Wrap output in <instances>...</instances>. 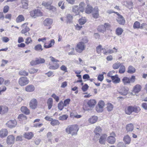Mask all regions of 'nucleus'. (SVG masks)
<instances>
[{
    "mask_svg": "<svg viewBox=\"0 0 147 147\" xmlns=\"http://www.w3.org/2000/svg\"><path fill=\"white\" fill-rule=\"evenodd\" d=\"M34 49L37 51H41L43 50L42 46L40 44L36 45L34 47Z\"/></svg>",
    "mask_w": 147,
    "mask_h": 147,
    "instance_id": "obj_48",
    "label": "nucleus"
},
{
    "mask_svg": "<svg viewBox=\"0 0 147 147\" xmlns=\"http://www.w3.org/2000/svg\"><path fill=\"white\" fill-rule=\"evenodd\" d=\"M115 13L118 16L117 20L118 23L120 24L124 25L125 23V20L123 17L119 14L117 12H115Z\"/></svg>",
    "mask_w": 147,
    "mask_h": 147,
    "instance_id": "obj_8",
    "label": "nucleus"
},
{
    "mask_svg": "<svg viewBox=\"0 0 147 147\" xmlns=\"http://www.w3.org/2000/svg\"><path fill=\"white\" fill-rule=\"evenodd\" d=\"M21 3L23 7L25 9H27L28 5V1L27 0H21Z\"/></svg>",
    "mask_w": 147,
    "mask_h": 147,
    "instance_id": "obj_37",
    "label": "nucleus"
},
{
    "mask_svg": "<svg viewBox=\"0 0 147 147\" xmlns=\"http://www.w3.org/2000/svg\"><path fill=\"white\" fill-rule=\"evenodd\" d=\"M28 23H25L22 25L21 27L22 28L21 31L22 34H24L25 36H29L30 35V33L28 32L30 30L29 28L27 26Z\"/></svg>",
    "mask_w": 147,
    "mask_h": 147,
    "instance_id": "obj_6",
    "label": "nucleus"
},
{
    "mask_svg": "<svg viewBox=\"0 0 147 147\" xmlns=\"http://www.w3.org/2000/svg\"><path fill=\"white\" fill-rule=\"evenodd\" d=\"M99 9L97 7H95L92 12V17L95 19L98 18L99 16Z\"/></svg>",
    "mask_w": 147,
    "mask_h": 147,
    "instance_id": "obj_12",
    "label": "nucleus"
},
{
    "mask_svg": "<svg viewBox=\"0 0 147 147\" xmlns=\"http://www.w3.org/2000/svg\"><path fill=\"white\" fill-rule=\"evenodd\" d=\"M30 13L31 17H33L34 18H36L35 10L31 11L30 12Z\"/></svg>",
    "mask_w": 147,
    "mask_h": 147,
    "instance_id": "obj_61",
    "label": "nucleus"
},
{
    "mask_svg": "<svg viewBox=\"0 0 147 147\" xmlns=\"http://www.w3.org/2000/svg\"><path fill=\"white\" fill-rule=\"evenodd\" d=\"M123 31L122 28H118L116 29V34L118 36L122 34Z\"/></svg>",
    "mask_w": 147,
    "mask_h": 147,
    "instance_id": "obj_47",
    "label": "nucleus"
},
{
    "mask_svg": "<svg viewBox=\"0 0 147 147\" xmlns=\"http://www.w3.org/2000/svg\"><path fill=\"white\" fill-rule=\"evenodd\" d=\"M67 48V51H69L71 50V51L68 53L69 55H74L75 54L74 49V47H71L69 45H67L66 46Z\"/></svg>",
    "mask_w": 147,
    "mask_h": 147,
    "instance_id": "obj_19",
    "label": "nucleus"
},
{
    "mask_svg": "<svg viewBox=\"0 0 147 147\" xmlns=\"http://www.w3.org/2000/svg\"><path fill=\"white\" fill-rule=\"evenodd\" d=\"M117 147H126L125 144L122 142H119L117 144Z\"/></svg>",
    "mask_w": 147,
    "mask_h": 147,
    "instance_id": "obj_64",
    "label": "nucleus"
},
{
    "mask_svg": "<svg viewBox=\"0 0 147 147\" xmlns=\"http://www.w3.org/2000/svg\"><path fill=\"white\" fill-rule=\"evenodd\" d=\"M36 17L37 16H42V13L40 10L39 9H35Z\"/></svg>",
    "mask_w": 147,
    "mask_h": 147,
    "instance_id": "obj_54",
    "label": "nucleus"
},
{
    "mask_svg": "<svg viewBox=\"0 0 147 147\" xmlns=\"http://www.w3.org/2000/svg\"><path fill=\"white\" fill-rule=\"evenodd\" d=\"M19 74L21 76H27L28 73L25 70H22L19 72Z\"/></svg>",
    "mask_w": 147,
    "mask_h": 147,
    "instance_id": "obj_46",
    "label": "nucleus"
},
{
    "mask_svg": "<svg viewBox=\"0 0 147 147\" xmlns=\"http://www.w3.org/2000/svg\"><path fill=\"white\" fill-rule=\"evenodd\" d=\"M64 105L62 102H59L58 104V107L59 109L60 110H62L63 109Z\"/></svg>",
    "mask_w": 147,
    "mask_h": 147,
    "instance_id": "obj_56",
    "label": "nucleus"
},
{
    "mask_svg": "<svg viewBox=\"0 0 147 147\" xmlns=\"http://www.w3.org/2000/svg\"><path fill=\"white\" fill-rule=\"evenodd\" d=\"M106 107V109L108 111H112L113 108L114 106L111 103H108L107 104Z\"/></svg>",
    "mask_w": 147,
    "mask_h": 147,
    "instance_id": "obj_39",
    "label": "nucleus"
},
{
    "mask_svg": "<svg viewBox=\"0 0 147 147\" xmlns=\"http://www.w3.org/2000/svg\"><path fill=\"white\" fill-rule=\"evenodd\" d=\"M141 88V86L139 84H137L134 87L133 92L135 93H138L140 91Z\"/></svg>",
    "mask_w": 147,
    "mask_h": 147,
    "instance_id": "obj_17",
    "label": "nucleus"
},
{
    "mask_svg": "<svg viewBox=\"0 0 147 147\" xmlns=\"http://www.w3.org/2000/svg\"><path fill=\"white\" fill-rule=\"evenodd\" d=\"M53 23V20L52 19L47 18L43 22L44 25L45 26H49L48 29H50L51 27L50 26Z\"/></svg>",
    "mask_w": 147,
    "mask_h": 147,
    "instance_id": "obj_10",
    "label": "nucleus"
},
{
    "mask_svg": "<svg viewBox=\"0 0 147 147\" xmlns=\"http://www.w3.org/2000/svg\"><path fill=\"white\" fill-rule=\"evenodd\" d=\"M85 48V46L82 42H78L77 45L75 48L76 51L79 53H81L84 50Z\"/></svg>",
    "mask_w": 147,
    "mask_h": 147,
    "instance_id": "obj_5",
    "label": "nucleus"
},
{
    "mask_svg": "<svg viewBox=\"0 0 147 147\" xmlns=\"http://www.w3.org/2000/svg\"><path fill=\"white\" fill-rule=\"evenodd\" d=\"M107 137V136L106 134H102L100 136V138L99 139V143L102 144H105Z\"/></svg>",
    "mask_w": 147,
    "mask_h": 147,
    "instance_id": "obj_14",
    "label": "nucleus"
},
{
    "mask_svg": "<svg viewBox=\"0 0 147 147\" xmlns=\"http://www.w3.org/2000/svg\"><path fill=\"white\" fill-rule=\"evenodd\" d=\"M135 68L132 66H130L129 67L127 70V72L129 73L132 74L135 72Z\"/></svg>",
    "mask_w": 147,
    "mask_h": 147,
    "instance_id": "obj_41",
    "label": "nucleus"
},
{
    "mask_svg": "<svg viewBox=\"0 0 147 147\" xmlns=\"http://www.w3.org/2000/svg\"><path fill=\"white\" fill-rule=\"evenodd\" d=\"M35 89V87L33 85L30 84L26 86L25 88V90L28 92L33 91Z\"/></svg>",
    "mask_w": 147,
    "mask_h": 147,
    "instance_id": "obj_18",
    "label": "nucleus"
},
{
    "mask_svg": "<svg viewBox=\"0 0 147 147\" xmlns=\"http://www.w3.org/2000/svg\"><path fill=\"white\" fill-rule=\"evenodd\" d=\"M52 3V2H49L43 1L42 3V5L49 11L53 12H55L56 11V9L55 7L51 5Z\"/></svg>",
    "mask_w": 147,
    "mask_h": 147,
    "instance_id": "obj_2",
    "label": "nucleus"
},
{
    "mask_svg": "<svg viewBox=\"0 0 147 147\" xmlns=\"http://www.w3.org/2000/svg\"><path fill=\"white\" fill-rule=\"evenodd\" d=\"M59 123H60L58 120L53 119L51 121L50 123L53 126L58 125Z\"/></svg>",
    "mask_w": 147,
    "mask_h": 147,
    "instance_id": "obj_42",
    "label": "nucleus"
},
{
    "mask_svg": "<svg viewBox=\"0 0 147 147\" xmlns=\"http://www.w3.org/2000/svg\"><path fill=\"white\" fill-rule=\"evenodd\" d=\"M21 111L26 115H28L30 113L29 110L25 106H22L21 108Z\"/></svg>",
    "mask_w": 147,
    "mask_h": 147,
    "instance_id": "obj_30",
    "label": "nucleus"
},
{
    "mask_svg": "<svg viewBox=\"0 0 147 147\" xmlns=\"http://www.w3.org/2000/svg\"><path fill=\"white\" fill-rule=\"evenodd\" d=\"M93 9L91 6L90 5H87L85 10V12L87 13L90 14L92 12Z\"/></svg>",
    "mask_w": 147,
    "mask_h": 147,
    "instance_id": "obj_27",
    "label": "nucleus"
},
{
    "mask_svg": "<svg viewBox=\"0 0 147 147\" xmlns=\"http://www.w3.org/2000/svg\"><path fill=\"white\" fill-rule=\"evenodd\" d=\"M47 137L49 139L48 141L50 142L51 140V138L52 136V133L50 132H49L47 133Z\"/></svg>",
    "mask_w": 147,
    "mask_h": 147,
    "instance_id": "obj_60",
    "label": "nucleus"
},
{
    "mask_svg": "<svg viewBox=\"0 0 147 147\" xmlns=\"http://www.w3.org/2000/svg\"><path fill=\"white\" fill-rule=\"evenodd\" d=\"M96 103V101L95 100L92 99L89 100L87 102V104L90 107H93Z\"/></svg>",
    "mask_w": 147,
    "mask_h": 147,
    "instance_id": "obj_22",
    "label": "nucleus"
},
{
    "mask_svg": "<svg viewBox=\"0 0 147 147\" xmlns=\"http://www.w3.org/2000/svg\"><path fill=\"white\" fill-rule=\"evenodd\" d=\"M24 137L28 139H30L33 136V134L32 133L28 132L25 133L24 135Z\"/></svg>",
    "mask_w": 147,
    "mask_h": 147,
    "instance_id": "obj_35",
    "label": "nucleus"
},
{
    "mask_svg": "<svg viewBox=\"0 0 147 147\" xmlns=\"http://www.w3.org/2000/svg\"><path fill=\"white\" fill-rule=\"evenodd\" d=\"M102 131V129L100 126L96 127L94 131V132L95 135L94 136L93 139L94 141H97L98 140V138L101 134Z\"/></svg>",
    "mask_w": 147,
    "mask_h": 147,
    "instance_id": "obj_3",
    "label": "nucleus"
},
{
    "mask_svg": "<svg viewBox=\"0 0 147 147\" xmlns=\"http://www.w3.org/2000/svg\"><path fill=\"white\" fill-rule=\"evenodd\" d=\"M125 113L128 115H130L133 112V106H129L125 110Z\"/></svg>",
    "mask_w": 147,
    "mask_h": 147,
    "instance_id": "obj_23",
    "label": "nucleus"
},
{
    "mask_svg": "<svg viewBox=\"0 0 147 147\" xmlns=\"http://www.w3.org/2000/svg\"><path fill=\"white\" fill-rule=\"evenodd\" d=\"M47 103L48 106V109H51L53 106V99L51 98H49L47 100Z\"/></svg>",
    "mask_w": 147,
    "mask_h": 147,
    "instance_id": "obj_33",
    "label": "nucleus"
},
{
    "mask_svg": "<svg viewBox=\"0 0 147 147\" xmlns=\"http://www.w3.org/2000/svg\"><path fill=\"white\" fill-rule=\"evenodd\" d=\"M17 125V122L15 119L10 120L5 124L6 126L10 128L15 127Z\"/></svg>",
    "mask_w": 147,
    "mask_h": 147,
    "instance_id": "obj_7",
    "label": "nucleus"
},
{
    "mask_svg": "<svg viewBox=\"0 0 147 147\" xmlns=\"http://www.w3.org/2000/svg\"><path fill=\"white\" fill-rule=\"evenodd\" d=\"M121 65V64L120 62L117 61V62L113 64L112 67L114 69H117L119 68Z\"/></svg>",
    "mask_w": 147,
    "mask_h": 147,
    "instance_id": "obj_40",
    "label": "nucleus"
},
{
    "mask_svg": "<svg viewBox=\"0 0 147 147\" xmlns=\"http://www.w3.org/2000/svg\"><path fill=\"white\" fill-rule=\"evenodd\" d=\"M73 19V16L70 14H68L67 16V22L69 23L71 22L72 21Z\"/></svg>",
    "mask_w": 147,
    "mask_h": 147,
    "instance_id": "obj_51",
    "label": "nucleus"
},
{
    "mask_svg": "<svg viewBox=\"0 0 147 147\" xmlns=\"http://www.w3.org/2000/svg\"><path fill=\"white\" fill-rule=\"evenodd\" d=\"M134 127L133 124L130 123L126 125V128L127 131H131L134 129Z\"/></svg>",
    "mask_w": 147,
    "mask_h": 147,
    "instance_id": "obj_29",
    "label": "nucleus"
},
{
    "mask_svg": "<svg viewBox=\"0 0 147 147\" xmlns=\"http://www.w3.org/2000/svg\"><path fill=\"white\" fill-rule=\"evenodd\" d=\"M86 22V19L85 17H82L79 20V22L81 25L84 24Z\"/></svg>",
    "mask_w": 147,
    "mask_h": 147,
    "instance_id": "obj_44",
    "label": "nucleus"
},
{
    "mask_svg": "<svg viewBox=\"0 0 147 147\" xmlns=\"http://www.w3.org/2000/svg\"><path fill=\"white\" fill-rule=\"evenodd\" d=\"M122 81L125 85L130 83V79L126 77H123L122 80Z\"/></svg>",
    "mask_w": 147,
    "mask_h": 147,
    "instance_id": "obj_34",
    "label": "nucleus"
},
{
    "mask_svg": "<svg viewBox=\"0 0 147 147\" xmlns=\"http://www.w3.org/2000/svg\"><path fill=\"white\" fill-rule=\"evenodd\" d=\"M115 138L113 136H110L107 138L108 142L111 144H114L115 142Z\"/></svg>",
    "mask_w": 147,
    "mask_h": 147,
    "instance_id": "obj_26",
    "label": "nucleus"
},
{
    "mask_svg": "<svg viewBox=\"0 0 147 147\" xmlns=\"http://www.w3.org/2000/svg\"><path fill=\"white\" fill-rule=\"evenodd\" d=\"M59 65L58 63L55 64V65H51L49 67V68L51 69L55 70L57 69L59 67Z\"/></svg>",
    "mask_w": 147,
    "mask_h": 147,
    "instance_id": "obj_50",
    "label": "nucleus"
},
{
    "mask_svg": "<svg viewBox=\"0 0 147 147\" xmlns=\"http://www.w3.org/2000/svg\"><path fill=\"white\" fill-rule=\"evenodd\" d=\"M123 4L126 5L127 7L129 9L132 8L133 5V3L131 1H125L123 2Z\"/></svg>",
    "mask_w": 147,
    "mask_h": 147,
    "instance_id": "obj_31",
    "label": "nucleus"
},
{
    "mask_svg": "<svg viewBox=\"0 0 147 147\" xmlns=\"http://www.w3.org/2000/svg\"><path fill=\"white\" fill-rule=\"evenodd\" d=\"M128 90L124 87H121L119 93L125 96L128 93Z\"/></svg>",
    "mask_w": 147,
    "mask_h": 147,
    "instance_id": "obj_21",
    "label": "nucleus"
},
{
    "mask_svg": "<svg viewBox=\"0 0 147 147\" xmlns=\"http://www.w3.org/2000/svg\"><path fill=\"white\" fill-rule=\"evenodd\" d=\"M123 141L125 144H129L131 142V138L128 135H127L124 136Z\"/></svg>",
    "mask_w": 147,
    "mask_h": 147,
    "instance_id": "obj_24",
    "label": "nucleus"
},
{
    "mask_svg": "<svg viewBox=\"0 0 147 147\" xmlns=\"http://www.w3.org/2000/svg\"><path fill=\"white\" fill-rule=\"evenodd\" d=\"M51 96L57 102L59 101V97L57 96L54 93L51 95Z\"/></svg>",
    "mask_w": 147,
    "mask_h": 147,
    "instance_id": "obj_62",
    "label": "nucleus"
},
{
    "mask_svg": "<svg viewBox=\"0 0 147 147\" xmlns=\"http://www.w3.org/2000/svg\"><path fill=\"white\" fill-rule=\"evenodd\" d=\"M111 79L113 82L115 84L118 83L120 82V78H119L118 75L117 74L113 76Z\"/></svg>",
    "mask_w": 147,
    "mask_h": 147,
    "instance_id": "obj_20",
    "label": "nucleus"
},
{
    "mask_svg": "<svg viewBox=\"0 0 147 147\" xmlns=\"http://www.w3.org/2000/svg\"><path fill=\"white\" fill-rule=\"evenodd\" d=\"M86 5V4L84 2H81L80 3L78 8L80 9L81 12H83L84 11Z\"/></svg>",
    "mask_w": 147,
    "mask_h": 147,
    "instance_id": "obj_25",
    "label": "nucleus"
},
{
    "mask_svg": "<svg viewBox=\"0 0 147 147\" xmlns=\"http://www.w3.org/2000/svg\"><path fill=\"white\" fill-rule=\"evenodd\" d=\"M79 129L78 126L77 125H74L68 126L65 129L68 134H71L72 136L76 135Z\"/></svg>",
    "mask_w": 147,
    "mask_h": 147,
    "instance_id": "obj_1",
    "label": "nucleus"
},
{
    "mask_svg": "<svg viewBox=\"0 0 147 147\" xmlns=\"http://www.w3.org/2000/svg\"><path fill=\"white\" fill-rule=\"evenodd\" d=\"M98 119V117L96 116H93L90 117L88 120L89 122L91 124L95 123Z\"/></svg>",
    "mask_w": 147,
    "mask_h": 147,
    "instance_id": "obj_28",
    "label": "nucleus"
},
{
    "mask_svg": "<svg viewBox=\"0 0 147 147\" xmlns=\"http://www.w3.org/2000/svg\"><path fill=\"white\" fill-rule=\"evenodd\" d=\"M8 132L7 129H2L0 130V137L4 138L6 137L8 135Z\"/></svg>",
    "mask_w": 147,
    "mask_h": 147,
    "instance_id": "obj_15",
    "label": "nucleus"
},
{
    "mask_svg": "<svg viewBox=\"0 0 147 147\" xmlns=\"http://www.w3.org/2000/svg\"><path fill=\"white\" fill-rule=\"evenodd\" d=\"M140 109L139 107L133 106V112L138 113L140 111Z\"/></svg>",
    "mask_w": 147,
    "mask_h": 147,
    "instance_id": "obj_57",
    "label": "nucleus"
},
{
    "mask_svg": "<svg viewBox=\"0 0 147 147\" xmlns=\"http://www.w3.org/2000/svg\"><path fill=\"white\" fill-rule=\"evenodd\" d=\"M104 78L103 74H99L98 76L97 80L100 82H102Z\"/></svg>",
    "mask_w": 147,
    "mask_h": 147,
    "instance_id": "obj_59",
    "label": "nucleus"
},
{
    "mask_svg": "<svg viewBox=\"0 0 147 147\" xmlns=\"http://www.w3.org/2000/svg\"><path fill=\"white\" fill-rule=\"evenodd\" d=\"M119 72L120 74H123L124 73L125 70V66L123 65H121L120 66Z\"/></svg>",
    "mask_w": 147,
    "mask_h": 147,
    "instance_id": "obj_49",
    "label": "nucleus"
},
{
    "mask_svg": "<svg viewBox=\"0 0 147 147\" xmlns=\"http://www.w3.org/2000/svg\"><path fill=\"white\" fill-rule=\"evenodd\" d=\"M97 30L98 31L103 33L106 31L105 27L103 25L99 26L98 27Z\"/></svg>",
    "mask_w": 147,
    "mask_h": 147,
    "instance_id": "obj_43",
    "label": "nucleus"
},
{
    "mask_svg": "<svg viewBox=\"0 0 147 147\" xmlns=\"http://www.w3.org/2000/svg\"><path fill=\"white\" fill-rule=\"evenodd\" d=\"M15 137L13 135H9L7 136L6 140L7 143L8 145L13 144L15 142Z\"/></svg>",
    "mask_w": 147,
    "mask_h": 147,
    "instance_id": "obj_9",
    "label": "nucleus"
},
{
    "mask_svg": "<svg viewBox=\"0 0 147 147\" xmlns=\"http://www.w3.org/2000/svg\"><path fill=\"white\" fill-rule=\"evenodd\" d=\"M38 71V69H37L32 68L28 70V71L29 72V73L30 74H33L34 73L37 72Z\"/></svg>",
    "mask_w": 147,
    "mask_h": 147,
    "instance_id": "obj_55",
    "label": "nucleus"
},
{
    "mask_svg": "<svg viewBox=\"0 0 147 147\" xmlns=\"http://www.w3.org/2000/svg\"><path fill=\"white\" fill-rule=\"evenodd\" d=\"M72 11L76 15H79L81 12L78 6L77 5H74L73 6Z\"/></svg>",
    "mask_w": 147,
    "mask_h": 147,
    "instance_id": "obj_16",
    "label": "nucleus"
},
{
    "mask_svg": "<svg viewBox=\"0 0 147 147\" xmlns=\"http://www.w3.org/2000/svg\"><path fill=\"white\" fill-rule=\"evenodd\" d=\"M102 46L101 45H99L96 48V51L99 54L101 52L102 50H103V49H102Z\"/></svg>",
    "mask_w": 147,
    "mask_h": 147,
    "instance_id": "obj_58",
    "label": "nucleus"
},
{
    "mask_svg": "<svg viewBox=\"0 0 147 147\" xmlns=\"http://www.w3.org/2000/svg\"><path fill=\"white\" fill-rule=\"evenodd\" d=\"M29 82V80L25 77H22L19 78L18 84L21 86H24L28 84Z\"/></svg>",
    "mask_w": 147,
    "mask_h": 147,
    "instance_id": "obj_4",
    "label": "nucleus"
},
{
    "mask_svg": "<svg viewBox=\"0 0 147 147\" xmlns=\"http://www.w3.org/2000/svg\"><path fill=\"white\" fill-rule=\"evenodd\" d=\"M89 86L87 84H85L82 87V90L84 92L86 91L88 89Z\"/></svg>",
    "mask_w": 147,
    "mask_h": 147,
    "instance_id": "obj_63",
    "label": "nucleus"
},
{
    "mask_svg": "<svg viewBox=\"0 0 147 147\" xmlns=\"http://www.w3.org/2000/svg\"><path fill=\"white\" fill-rule=\"evenodd\" d=\"M133 27L135 29L140 28V23L138 21L135 22L133 25Z\"/></svg>",
    "mask_w": 147,
    "mask_h": 147,
    "instance_id": "obj_53",
    "label": "nucleus"
},
{
    "mask_svg": "<svg viewBox=\"0 0 147 147\" xmlns=\"http://www.w3.org/2000/svg\"><path fill=\"white\" fill-rule=\"evenodd\" d=\"M68 117L67 115H64L60 116L59 118V119L61 121L66 120Z\"/></svg>",
    "mask_w": 147,
    "mask_h": 147,
    "instance_id": "obj_52",
    "label": "nucleus"
},
{
    "mask_svg": "<svg viewBox=\"0 0 147 147\" xmlns=\"http://www.w3.org/2000/svg\"><path fill=\"white\" fill-rule=\"evenodd\" d=\"M113 49L115 50L113 51L112 49L109 50L108 51H105L103 52V53L105 55H107L108 54H112L113 53H116L117 50V49H116L115 47L113 48Z\"/></svg>",
    "mask_w": 147,
    "mask_h": 147,
    "instance_id": "obj_36",
    "label": "nucleus"
},
{
    "mask_svg": "<svg viewBox=\"0 0 147 147\" xmlns=\"http://www.w3.org/2000/svg\"><path fill=\"white\" fill-rule=\"evenodd\" d=\"M25 18L23 15H21L18 16L16 19V21L17 23H19L23 21Z\"/></svg>",
    "mask_w": 147,
    "mask_h": 147,
    "instance_id": "obj_32",
    "label": "nucleus"
},
{
    "mask_svg": "<svg viewBox=\"0 0 147 147\" xmlns=\"http://www.w3.org/2000/svg\"><path fill=\"white\" fill-rule=\"evenodd\" d=\"M8 109V108L7 107H1V114H3L7 112Z\"/></svg>",
    "mask_w": 147,
    "mask_h": 147,
    "instance_id": "obj_45",
    "label": "nucleus"
},
{
    "mask_svg": "<svg viewBox=\"0 0 147 147\" xmlns=\"http://www.w3.org/2000/svg\"><path fill=\"white\" fill-rule=\"evenodd\" d=\"M55 40L54 39H51L50 40V42L48 45H45V44L44 47L48 49L51 47L54 44Z\"/></svg>",
    "mask_w": 147,
    "mask_h": 147,
    "instance_id": "obj_38",
    "label": "nucleus"
},
{
    "mask_svg": "<svg viewBox=\"0 0 147 147\" xmlns=\"http://www.w3.org/2000/svg\"><path fill=\"white\" fill-rule=\"evenodd\" d=\"M38 105V102L35 98L32 99L29 103L30 107L32 109H35L36 108Z\"/></svg>",
    "mask_w": 147,
    "mask_h": 147,
    "instance_id": "obj_11",
    "label": "nucleus"
},
{
    "mask_svg": "<svg viewBox=\"0 0 147 147\" xmlns=\"http://www.w3.org/2000/svg\"><path fill=\"white\" fill-rule=\"evenodd\" d=\"M104 101H101L99 102L98 106L96 107V110L98 112H101L103 111V108L104 106Z\"/></svg>",
    "mask_w": 147,
    "mask_h": 147,
    "instance_id": "obj_13",
    "label": "nucleus"
}]
</instances>
